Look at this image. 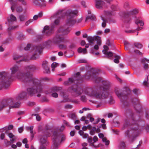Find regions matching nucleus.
I'll return each mask as SVG.
<instances>
[{
    "label": "nucleus",
    "mask_w": 149,
    "mask_h": 149,
    "mask_svg": "<svg viewBox=\"0 0 149 149\" xmlns=\"http://www.w3.org/2000/svg\"><path fill=\"white\" fill-rule=\"evenodd\" d=\"M82 136V137L83 138V139H86V138H88L89 136V135L88 134H86V133H85V134H84Z\"/></svg>",
    "instance_id": "obj_52"
},
{
    "label": "nucleus",
    "mask_w": 149,
    "mask_h": 149,
    "mask_svg": "<svg viewBox=\"0 0 149 149\" xmlns=\"http://www.w3.org/2000/svg\"><path fill=\"white\" fill-rule=\"evenodd\" d=\"M5 137V134L4 133H2L0 135V139H3Z\"/></svg>",
    "instance_id": "obj_64"
},
{
    "label": "nucleus",
    "mask_w": 149,
    "mask_h": 149,
    "mask_svg": "<svg viewBox=\"0 0 149 149\" xmlns=\"http://www.w3.org/2000/svg\"><path fill=\"white\" fill-rule=\"evenodd\" d=\"M145 129L147 132H149V125H146L145 126Z\"/></svg>",
    "instance_id": "obj_51"
},
{
    "label": "nucleus",
    "mask_w": 149,
    "mask_h": 149,
    "mask_svg": "<svg viewBox=\"0 0 149 149\" xmlns=\"http://www.w3.org/2000/svg\"><path fill=\"white\" fill-rule=\"evenodd\" d=\"M27 129L28 130H30V132L31 133V139L32 140L34 136V134H36L35 132H33V127L31 126L30 127H27Z\"/></svg>",
    "instance_id": "obj_27"
},
{
    "label": "nucleus",
    "mask_w": 149,
    "mask_h": 149,
    "mask_svg": "<svg viewBox=\"0 0 149 149\" xmlns=\"http://www.w3.org/2000/svg\"><path fill=\"white\" fill-rule=\"evenodd\" d=\"M125 146V143L124 142H121L120 144V148H124Z\"/></svg>",
    "instance_id": "obj_48"
},
{
    "label": "nucleus",
    "mask_w": 149,
    "mask_h": 149,
    "mask_svg": "<svg viewBox=\"0 0 149 149\" xmlns=\"http://www.w3.org/2000/svg\"><path fill=\"white\" fill-rule=\"evenodd\" d=\"M87 40L88 42L91 44H93L95 40L97 41V43L99 45H100L101 44V38L98 36H96L95 38L91 36H88L87 38Z\"/></svg>",
    "instance_id": "obj_15"
},
{
    "label": "nucleus",
    "mask_w": 149,
    "mask_h": 149,
    "mask_svg": "<svg viewBox=\"0 0 149 149\" xmlns=\"http://www.w3.org/2000/svg\"><path fill=\"white\" fill-rule=\"evenodd\" d=\"M52 96L54 97H58V94L56 93H52Z\"/></svg>",
    "instance_id": "obj_58"
},
{
    "label": "nucleus",
    "mask_w": 149,
    "mask_h": 149,
    "mask_svg": "<svg viewBox=\"0 0 149 149\" xmlns=\"http://www.w3.org/2000/svg\"><path fill=\"white\" fill-rule=\"evenodd\" d=\"M70 31L69 28H67L66 29L63 30L61 27L58 30L57 32V33H61L63 34H67L69 33Z\"/></svg>",
    "instance_id": "obj_23"
},
{
    "label": "nucleus",
    "mask_w": 149,
    "mask_h": 149,
    "mask_svg": "<svg viewBox=\"0 0 149 149\" xmlns=\"http://www.w3.org/2000/svg\"><path fill=\"white\" fill-rule=\"evenodd\" d=\"M133 92L135 94H137L138 93L139 90L136 89H135L133 90Z\"/></svg>",
    "instance_id": "obj_60"
},
{
    "label": "nucleus",
    "mask_w": 149,
    "mask_h": 149,
    "mask_svg": "<svg viewBox=\"0 0 149 149\" xmlns=\"http://www.w3.org/2000/svg\"><path fill=\"white\" fill-rule=\"evenodd\" d=\"M135 20V23L136 24H139L141 26H143L144 25L143 21L141 17H136Z\"/></svg>",
    "instance_id": "obj_24"
},
{
    "label": "nucleus",
    "mask_w": 149,
    "mask_h": 149,
    "mask_svg": "<svg viewBox=\"0 0 149 149\" xmlns=\"http://www.w3.org/2000/svg\"><path fill=\"white\" fill-rule=\"evenodd\" d=\"M87 117L88 118H89L90 121L91 122H92L94 120V119L93 118L91 117V114H89L88 115Z\"/></svg>",
    "instance_id": "obj_47"
},
{
    "label": "nucleus",
    "mask_w": 149,
    "mask_h": 149,
    "mask_svg": "<svg viewBox=\"0 0 149 149\" xmlns=\"http://www.w3.org/2000/svg\"><path fill=\"white\" fill-rule=\"evenodd\" d=\"M113 0H104L106 4L107 5V8L109 6L110 3L112 2Z\"/></svg>",
    "instance_id": "obj_41"
},
{
    "label": "nucleus",
    "mask_w": 149,
    "mask_h": 149,
    "mask_svg": "<svg viewBox=\"0 0 149 149\" xmlns=\"http://www.w3.org/2000/svg\"><path fill=\"white\" fill-rule=\"evenodd\" d=\"M64 40V38L62 35H57L52 39L48 40L47 44L49 45L50 43L58 44L63 42Z\"/></svg>",
    "instance_id": "obj_9"
},
{
    "label": "nucleus",
    "mask_w": 149,
    "mask_h": 149,
    "mask_svg": "<svg viewBox=\"0 0 149 149\" xmlns=\"http://www.w3.org/2000/svg\"><path fill=\"white\" fill-rule=\"evenodd\" d=\"M58 65V63L56 62L53 63L51 65V67L52 68V70L54 71V68L56 67Z\"/></svg>",
    "instance_id": "obj_39"
},
{
    "label": "nucleus",
    "mask_w": 149,
    "mask_h": 149,
    "mask_svg": "<svg viewBox=\"0 0 149 149\" xmlns=\"http://www.w3.org/2000/svg\"><path fill=\"white\" fill-rule=\"evenodd\" d=\"M42 16V13H39L38 15H35L34 16L33 18V20H36L38 18L41 17Z\"/></svg>",
    "instance_id": "obj_32"
},
{
    "label": "nucleus",
    "mask_w": 149,
    "mask_h": 149,
    "mask_svg": "<svg viewBox=\"0 0 149 149\" xmlns=\"http://www.w3.org/2000/svg\"><path fill=\"white\" fill-rule=\"evenodd\" d=\"M33 3L36 5L41 7H44L46 6L45 0H34L33 1Z\"/></svg>",
    "instance_id": "obj_20"
},
{
    "label": "nucleus",
    "mask_w": 149,
    "mask_h": 149,
    "mask_svg": "<svg viewBox=\"0 0 149 149\" xmlns=\"http://www.w3.org/2000/svg\"><path fill=\"white\" fill-rule=\"evenodd\" d=\"M104 16H101V17L103 22L102 23V26L105 27L106 26L107 22V19L104 18L105 17L112 15L113 14V12L109 11H104Z\"/></svg>",
    "instance_id": "obj_13"
},
{
    "label": "nucleus",
    "mask_w": 149,
    "mask_h": 149,
    "mask_svg": "<svg viewBox=\"0 0 149 149\" xmlns=\"http://www.w3.org/2000/svg\"><path fill=\"white\" fill-rule=\"evenodd\" d=\"M32 86L31 87L28 88L26 91L27 93L23 92L17 97L16 99L20 100L24 99L27 96V95L32 96L35 94L37 97L40 96V93L43 91L44 86L41 81L34 78L30 79L28 82H26Z\"/></svg>",
    "instance_id": "obj_3"
},
{
    "label": "nucleus",
    "mask_w": 149,
    "mask_h": 149,
    "mask_svg": "<svg viewBox=\"0 0 149 149\" xmlns=\"http://www.w3.org/2000/svg\"><path fill=\"white\" fill-rule=\"evenodd\" d=\"M134 45L136 48L138 49H141L142 47V45L141 44L138 42L135 43L134 44Z\"/></svg>",
    "instance_id": "obj_37"
},
{
    "label": "nucleus",
    "mask_w": 149,
    "mask_h": 149,
    "mask_svg": "<svg viewBox=\"0 0 149 149\" xmlns=\"http://www.w3.org/2000/svg\"><path fill=\"white\" fill-rule=\"evenodd\" d=\"M40 138V142L41 143V146L39 149H45V146L48 144V142L46 140V139L44 137V136H39Z\"/></svg>",
    "instance_id": "obj_17"
},
{
    "label": "nucleus",
    "mask_w": 149,
    "mask_h": 149,
    "mask_svg": "<svg viewBox=\"0 0 149 149\" xmlns=\"http://www.w3.org/2000/svg\"><path fill=\"white\" fill-rule=\"evenodd\" d=\"M53 132V131H51V130L50 129L46 130L44 132V134L45 135V136L46 137L49 136L50 135V132Z\"/></svg>",
    "instance_id": "obj_35"
},
{
    "label": "nucleus",
    "mask_w": 149,
    "mask_h": 149,
    "mask_svg": "<svg viewBox=\"0 0 149 149\" xmlns=\"http://www.w3.org/2000/svg\"><path fill=\"white\" fill-rule=\"evenodd\" d=\"M78 52L79 53H82L85 54L87 53L86 49V48H82L81 47L79 48L77 50Z\"/></svg>",
    "instance_id": "obj_28"
},
{
    "label": "nucleus",
    "mask_w": 149,
    "mask_h": 149,
    "mask_svg": "<svg viewBox=\"0 0 149 149\" xmlns=\"http://www.w3.org/2000/svg\"><path fill=\"white\" fill-rule=\"evenodd\" d=\"M69 117L72 119H74L76 118V115L74 113L70 114L69 115Z\"/></svg>",
    "instance_id": "obj_46"
},
{
    "label": "nucleus",
    "mask_w": 149,
    "mask_h": 149,
    "mask_svg": "<svg viewBox=\"0 0 149 149\" xmlns=\"http://www.w3.org/2000/svg\"><path fill=\"white\" fill-rule=\"evenodd\" d=\"M33 20L32 19H31L29 20L28 21L26 22L25 23V25L26 26H28L30 23L31 22H33Z\"/></svg>",
    "instance_id": "obj_50"
},
{
    "label": "nucleus",
    "mask_w": 149,
    "mask_h": 149,
    "mask_svg": "<svg viewBox=\"0 0 149 149\" xmlns=\"http://www.w3.org/2000/svg\"><path fill=\"white\" fill-rule=\"evenodd\" d=\"M64 126L63 125H62L61 126V127L59 129H58V130L59 131L61 132L62 131L64 130Z\"/></svg>",
    "instance_id": "obj_59"
},
{
    "label": "nucleus",
    "mask_w": 149,
    "mask_h": 149,
    "mask_svg": "<svg viewBox=\"0 0 149 149\" xmlns=\"http://www.w3.org/2000/svg\"><path fill=\"white\" fill-rule=\"evenodd\" d=\"M143 84L147 86H149V75L147 77V79H145L143 82Z\"/></svg>",
    "instance_id": "obj_30"
},
{
    "label": "nucleus",
    "mask_w": 149,
    "mask_h": 149,
    "mask_svg": "<svg viewBox=\"0 0 149 149\" xmlns=\"http://www.w3.org/2000/svg\"><path fill=\"white\" fill-rule=\"evenodd\" d=\"M43 48V47L42 45H40L38 46H35L34 47V50L35 52L40 54L41 53L42 50Z\"/></svg>",
    "instance_id": "obj_26"
},
{
    "label": "nucleus",
    "mask_w": 149,
    "mask_h": 149,
    "mask_svg": "<svg viewBox=\"0 0 149 149\" xmlns=\"http://www.w3.org/2000/svg\"><path fill=\"white\" fill-rule=\"evenodd\" d=\"M120 90L118 88L115 89V92L117 96L120 99L121 102L125 105H128L126 97L121 93H120Z\"/></svg>",
    "instance_id": "obj_10"
},
{
    "label": "nucleus",
    "mask_w": 149,
    "mask_h": 149,
    "mask_svg": "<svg viewBox=\"0 0 149 149\" xmlns=\"http://www.w3.org/2000/svg\"><path fill=\"white\" fill-rule=\"evenodd\" d=\"M139 12V10L137 9H134L129 11L125 12L124 13L123 16L126 15L130 16L135 15Z\"/></svg>",
    "instance_id": "obj_19"
},
{
    "label": "nucleus",
    "mask_w": 149,
    "mask_h": 149,
    "mask_svg": "<svg viewBox=\"0 0 149 149\" xmlns=\"http://www.w3.org/2000/svg\"><path fill=\"white\" fill-rule=\"evenodd\" d=\"M93 78V80L96 83H100L101 86L94 87L92 88H86L84 89L78 86L76 88H72L71 89L75 94L74 97H76L79 95L85 94L92 97L101 101L106 98L109 95L108 89L109 86V82L107 81H103L100 77H95Z\"/></svg>",
    "instance_id": "obj_1"
},
{
    "label": "nucleus",
    "mask_w": 149,
    "mask_h": 149,
    "mask_svg": "<svg viewBox=\"0 0 149 149\" xmlns=\"http://www.w3.org/2000/svg\"><path fill=\"white\" fill-rule=\"evenodd\" d=\"M61 96L63 98V100L61 101L62 102H76V101H73L72 99L68 98V96L66 95L65 93L62 92L61 93Z\"/></svg>",
    "instance_id": "obj_18"
},
{
    "label": "nucleus",
    "mask_w": 149,
    "mask_h": 149,
    "mask_svg": "<svg viewBox=\"0 0 149 149\" xmlns=\"http://www.w3.org/2000/svg\"><path fill=\"white\" fill-rule=\"evenodd\" d=\"M79 63H87V61L85 59H82L79 60Z\"/></svg>",
    "instance_id": "obj_53"
},
{
    "label": "nucleus",
    "mask_w": 149,
    "mask_h": 149,
    "mask_svg": "<svg viewBox=\"0 0 149 149\" xmlns=\"http://www.w3.org/2000/svg\"><path fill=\"white\" fill-rule=\"evenodd\" d=\"M54 28V24L51 25L50 26H46L44 28L42 33L45 35L49 36L52 33Z\"/></svg>",
    "instance_id": "obj_12"
},
{
    "label": "nucleus",
    "mask_w": 149,
    "mask_h": 149,
    "mask_svg": "<svg viewBox=\"0 0 149 149\" xmlns=\"http://www.w3.org/2000/svg\"><path fill=\"white\" fill-rule=\"evenodd\" d=\"M137 131V129L132 127L128 129L125 132V135L128 137L132 136L133 138L134 136H132L136 133Z\"/></svg>",
    "instance_id": "obj_16"
},
{
    "label": "nucleus",
    "mask_w": 149,
    "mask_h": 149,
    "mask_svg": "<svg viewBox=\"0 0 149 149\" xmlns=\"http://www.w3.org/2000/svg\"><path fill=\"white\" fill-rule=\"evenodd\" d=\"M103 48L104 49L102 50L103 54L107 55L108 57H111L113 56L116 58L114 60V62L115 63H118L119 62V59L120 58V56L115 54L113 55L112 52L108 51L109 48L107 46L105 45H104Z\"/></svg>",
    "instance_id": "obj_8"
},
{
    "label": "nucleus",
    "mask_w": 149,
    "mask_h": 149,
    "mask_svg": "<svg viewBox=\"0 0 149 149\" xmlns=\"http://www.w3.org/2000/svg\"><path fill=\"white\" fill-rule=\"evenodd\" d=\"M78 13V11L76 10H68L65 13L63 14L61 10H58L55 14L52 17V19H56L54 24L57 25L58 24L61 19H63L64 17L67 16L68 19L66 21V25L68 26H72L74 24L80 22L82 20V18L77 21L73 17L77 15Z\"/></svg>",
    "instance_id": "obj_4"
},
{
    "label": "nucleus",
    "mask_w": 149,
    "mask_h": 149,
    "mask_svg": "<svg viewBox=\"0 0 149 149\" xmlns=\"http://www.w3.org/2000/svg\"><path fill=\"white\" fill-rule=\"evenodd\" d=\"M134 52L136 53L137 54L139 55H141L142 54V53L140 52L139 51L137 50H135L134 51Z\"/></svg>",
    "instance_id": "obj_62"
},
{
    "label": "nucleus",
    "mask_w": 149,
    "mask_h": 149,
    "mask_svg": "<svg viewBox=\"0 0 149 149\" xmlns=\"http://www.w3.org/2000/svg\"><path fill=\"white\" fill-rule=\"evenodd\" d=\"M111 8L112 10H117L119 9L118 7V6L113 5H111Z\"/></svg>",
    "instance_id": "obj_40"
},
{
    "label": "nucleus",
    "mask_w": 149,
    "mask_h": 149,
    "mask_svg": "<svg viewBox=\"0 0 149 149\" xmlns=\"http://www.w3.org/2000/svg\"><path fill=\"white\" fill-rule=\"evenodd\" d=\"M124 45H125V49H127L128 47H127V46H128L129 45L128 42L127 41H125Z\"/></svg>",
    "instance_id": "obj_54"
},
{
    "label": "nucleus",
    "mask_w": 149,
    "mask_h": 149,
    "mask_svg": "<svg viewBox=\"0 0 149 149\" xmlns=\"http://www.w3.org/2000/svg\"><path fill=\"white\" fill-rule=\"evenodd\" d=\"M87 100L86 97L84 95H82L81 97V100L82 102H86L87 101Z\"/></svg>",
    "instance_id": "obj_43"
},
{
    "label": "nucleus",
    "mask_w": 149,
    "mask_h": 149,
    "mask_svg": "<svg viewBox=\"0 0 149 149\" xmlns=\"http://www.w3.org/2000/svg\"><path fill=\"white\" fill-rule=\"evenodd\" d=\"M88 142L90 143V146L95 147L94 144V142L91 137H88Z\"/></svg>",
    "instance_id": "obj_34"
},
{
    "label": "nucleus",
    "mask_w": 149,
    "mask_h": 149,
    "mask_svg": "<svg viewBox=\"0 0 149 149\" xmlns=\"http://www.w3.org/2000/svg\"><path fill=\"white\" fill-rule=\"evenodd\" d=\"M20 103L19 102L15 103V100L12 98H10L3 100L0 102V110L5 107L9 106L10 109L17 108L19 107Z\"/></svg>",
    "instance_id": "obj_6"
},
{
    "label": "nucleus",
    "mask_w": 149,
    "mask_h": 149,
    "mask_svg": "<svg viewBox=\"0 0 149 149\" xmlns=\"http://www.w3.org/2000/svg\"><path fill=\"white\" fill-rule=\"evenodd\" d=\"M31 45L29 44H28L24 48V49L26 50H28L29 49Z\"/></svg>",
    "instance_id": "obj_56"
},
{
    "label": "nucleus",
    "mask_w": 149,
    "mask_h": 149,
    "mask_svg": "<svg viewBox=\"0 0 149 149\" xmlns=\"http://www.w3.org/2000/svg\"><path fill=\"white\" fill-rule=\"evenodd\" d=\"M74 79L72 78H70L68 80L64 82V84L65 85H68L74 82Z\"/></svg>",
    "instance_id": "obj_31"
},
{
    "label": "nucleus",
    "mask_w": 149,
    "mask_h": 149,
    "mask_svg": "<svg viewBox=\"0 0 149 149\" xmlns=\"http://www.w3.org/2000/svg\"><path fill=\"white\" fill-rule=\"evenodd\" d=\"M44 68L45 70L44 72L47 74L50 73V71L48 67Z\"/></svg>",
    "instance_id": "obj_44"
},
{
    "label": "nucleus",
    "mask_w": 149,
    "mask_h": 149,
    "mask_svg": "<svg viewBox=\"0 0 149 149\" xmlns=\"http://www.w3.org/2000/svg\"><path fill=\"white\" fill-rule=\"evenodd\" d=\"M65 107L66 109H71L72 108V106L70 104H67L65 105Z\"/></svg>",
    "instance_id": "obj_49"
},
{
    "label": "nucleus",
    "mask_w": 149,
    "mask_h": 149,
    "mask_svg": "<svg viewBox=\"0 0 149 149\" xmlns=\"http://www.w3.org/2000/svg\"><path fill=\"white\" fill-rule=\"evenodd\" d=\"M24 130L23 127H21L18 128V131L19 133H22L23 131Z\"/></svg>",
    "instance_id": "obj_55"
},
{
    "label": "nucleus",
    "mask_w": 149,
    "mask_h": 149,
    "mask_svg": "<svg viewBox=\"0 0 149 149\" xmlns=\"http://www.w3.org/2000/svg\"><path fill=\"white\" fill-rule=\"evenodd\" d=\"M90 19L91 20H95L96 18L95 16L93 15H91V16H88L87 17L85 21L87 22L88 19Z\"/></svg>",
    "instance_id": "obj_33"
},
{
    "label": "nucleus",
    "mask_w": 149,
    "mask_h": 149,
    "mask_svg": "<svg viewBox=\"0 0 149 149\" xmlns=\"http://www.w3.org/2000/svg\"><path fill=\"white\" fill-rule=\"evenodd\" d=\"M13 59L16 61L17 63H19L22 61H27L28 59L22 56L17 54H14L13 56Z\"/></svg>",
    "instance_id": "obj_14"
},
{
    "label": "nucleus",
    "mask_w": 149,
    "mask_h": 149,
    "mask_svg": "<svg viewBox=\"0 0 149 149\" xmlns=\"http://www.w3.org/2000/svg\"><path fill=\"white\" fill-rule=\"evenodd\" d=\"M17 27V26H13L11 27H9L8 28V30H11L12 29H14Z\"/></svg>",
    "instance_id": "obj_61"
},
{
    "label": "nucleus",
    "mask_w": 149,
    "mask_h": 149,
    "mask_svg": "<svg viewBox=\"0 0 149 149\" xmlns=\"http://www.w3.org/2000/svg\"><path fill=\"white\" fill-rule=\"evenodd\" d=\"M131 18L130 17H128L125 19L124 23L126 24H129L131 22Z\"/></svg>",
    "instance_id": "obj_36"
},
{
    "label": "nucleus",
    "mask_w": 149,
    "mask_h": 149,
    "mask_svg": "<svg viewBox=\"0 0 149 149\" xmlns=\"http://www.w3.org/2000/svg\"><path fill=\"white\" fill-rule=\"evenodd\" d=\"M96 7L99 9H102L107 8V5L106 4L104 0H94Z\"/></svg>",
    "instance_id": "obj_11"
},
{
    "label": "nucleus",
    "mask_w": 149,
    "mask_h": 149,
    "mask_svg": "<svg viewBox=\"0 0 149 149\" xmlns=\"http://www.w3.org/2000/svg\"><path fill=\"white\" fill-rule=\"evenodd\" d=\"M8 21L9 25L10 26L11 24H13L14 22L16 21L17 19L15 16L13 14H11L8 18Z\"/></svg>",
    "instance_id": "obj_21"
},
{
    "label": "nucleus",
    "mask_w": 149,
    "mask_h": 149,
    "mask_svg": "<svg viewBox=\"0 0 149 149\" xmlns=\"http://www.w3.org/2000/svg\"><path fill=\"white\" fill-rule=\"evenodd\" d=\"M27 70H30L31 71H33L35 69V68L32 65H30L27 66L26 69Z\"/></svg>",
    "instance_id": "obj_38"
},
{
    "label": "nucleus",
    "mask_w": 149,
    "mask_h": 149,
    "mask_svg": "<svg viewBox=\"0 0 149 149\" xmlns=\"http://www.w3.org/2000/svg\"><path fill=\"white\" fill-rule=\"evenodd\" d=\"M59 47L61 49H63L66 47V46L63 45H59Z\"/></svg>",
    "instance_id": "obj_63"
},
{
    "label": "nucleus",
    "mask_w": 149,
    "mask_h": 149,
    "mask_svg": "<svg viewBox=\"0 0 149 149\" xmlns=\"http://www.w3.org/2000/svg\"><path fill=\"white\" fill-rule=\"evenodd\" d=\"M5 132L6 134H8V136L10 138V141L12 143H13L15 140L16 137L12 133H8L7 130H6Z\"/></svg>",
    "instance_id": "obj_25"
},
{
    "label": "nucleus",
    "mask_w": 149,
    "mask_h": 149,
    "mask_svg": "<svg viewBox=\"0 0 149 149\" xmlns=\"http://www.w3.org/2000/svg\"><path fill=\"white\" fill-rule=\"evenodd\" d=\"M9 1L11 4V8L13 12L15 9L18 13H21L23 10L22 7L21 6H18L17 1L20 2L24 5H25L26 4V2L25 0H9Z\"/></svg>",
    "instance_id": "obj_7"
},
{
    "label": "nucleus",
    "mask_w": 149,
    "mask_h": 149,
    "mask_svg": "<svg viewBox=\"0 0 149 149\" xmlns=\"http://www.w3.org/2000/svg\"><path fill=\"white\" fill-rule=\"evenodd\" d=\"M10 69L11 71L10 74L6 72H0V88L2 86H6V81L8 79H13L17 78L22 81L27 82L29 79L34 78L31 73L25 74L23 72H18L16 74L19 70V67L17 65L13 66Z\"/></svg>",
    "instance_id": "obj_2"
},
{
    "label": "nucleus",
    "mask_w": 149,
    "mask_h": 149,
    "mask_svg": "<svg viewBox=\"0 0 149 149\" xmlns=\"http://www.w3.org/2000/svg\"><path fill=\"white\" fill-rule=\"evenodd\" d=\"M98 136L100 138L102 139V141L104 143H105V144L106 145H108L110 143L109 140H107L105 137H104V135L102 133H100L98 134Z\"/></svg>",
    "instance_id": "obj_22"
},
{
    "label": "nucleus",
    "mask_w": 149,
    "mask_h": 149,
    "mask_svg": "<svg viewBox=\"0 0 149 149\" xmlns=\"http://www.w3.org/2000/svg\"><path fill=\"white\" fill-rule=\"evenodd\" d=\"M98 138L95 136L93 139V142L94 143L98 141Z\"/></svg>",
    "instance_id": "obj_57"
},
{
    "label": "nucleus",
    "mask_w": 149,
    "mask_h": 149,
    "mask_svg": "<svg viewBox=\"0 0 149 149\" xmlns=\"http://www.w3.org/2000/svg\"><path fill=\"white\" fill-rule=\"evenodd\" d=\"M42 66L43 68H45L48 67L47 62L46 61H44L43 62Z\"/></svg>",
    "instance_id": "obj_45"
},
{
    "label": "nucleus",
    "mask_w": 149,
    "mask_h": 149,
    "mask_svg": "<svg viewBox=\"0 0 149 149\" xmlns=\"http://www.w3.org/2000/svg\"><path fill=\"white\" fill-rule=\"evenodd\" d=\"M25 16L23 15L22 14L19 15V19L20 21H23L25 20Z\"/></svg>",
    "instance_id": "obj_42"
},
{
    "label": "nucleus",
    "mask_w": 149,
    "mask_h": 149,
    "mask_svg": "<svg viewBox=\"0 0 149 149\" xmlns=\"http://www.w3.org/2000/svg\"><path fill=\"white\" fill-rule=\"evenodd\" d=\"M146 62H147L149 63V61L148 62V61H147L146 59H143L141 60V62L144 63L143 65V67L144 69L145 70L148 69V64L146 63Z\"/></svg>",
    "instance_id": "obj_29"
},
{
    "label": "nucleus",
    "mask_w": 149,
    "mask_h": 149,
    "mask_svg": "<svg viewBox=\"0 0 149 149\" xmlns=\"http://www.w3.org/2000/svg\"><path fill=\"white\" fill-rule=\"evenodd\" d=\"M65 136L63 135H61L55 131L53 132L52 139L53 144L51 147V149H58V147L61 142L65 140Z\"/></svg>",
    "instance_id": "obj_5"
}]
</instances>
